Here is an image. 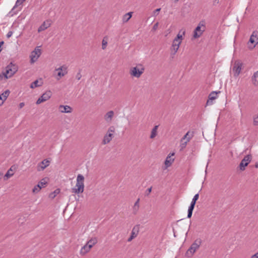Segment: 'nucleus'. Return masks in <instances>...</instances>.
<instances>
[{
    "label": "nucleus",
    "instance_id": "bb28decb",
    "mask_svg": "<svg viewBox=\"0 0 258 258\" xmlns=\"http://www.w3.org/2000/svg\"><path fill=\"white\" fill-rule=\"evenodd\" d=\"M195 206V205H194V204L190 203V206L188 207V213H187V218H191Z\"/></svg>",
    "mask_w": 258,
    "mask_h": 258
},
{
    "label": "nucleus",
    "instance_id": "a18cd8bd",
    "mask_svg": "<svg viewBox=\"0 0 258 258\" xmlns=\"http://www.w3.org/2000/svg\"><path fill=\"white\" fill-rule=\"evenodd\" d=\"M81 77H82V75H81L80 72H79L78 73H77V74L76 76V79L78 80H80L81 79Z\"/></svg>",
    "mask_w": 258,
    "mask_h": 258
},
{
    "label": "nucleus",
    "instance_id": "09e8293b",
    "mask_svg": "<svg viewBox=\"0 0 258 258\" xmlns=\"http://www.w3.org/2000/svg\"><path fill=\"white\" fill-rule=\"evenodd\" d=\"M12 34H13V32H12V31H9V32L7 33V37L8 38H10V37H11V36L12 35Z\"/></svg>",
    "mask_w": 258,
    "mask_h": 258
},
{
    "label": "nucleus",
    "instance_id": "f257e3e1",
    "mask_svg": "<svg viewBox=\"0 0 258 258\" xmlns=\"http://www.w3.org/2000/svg\"><path fill=\"white\" fill-rule=\"evenodd\" d=\"M18 66L11 62L6 68V71L3 72V74L5 77V81H6L8 79L12 77L14 74L18 71Z\"/></svg>",
    "mask_w": 258,
    "mask_h": 258
},
{
    "label": "nucleus",
    "instance_id": "f704fd0d",
    "mask_svg": "<svg viewBox=\"0 0 258 258\" xmlns=\"http://www.w3.org/2000/svg\"><path fill=\"white\" fill-rule=\"evenodd\" d=\"M59 192L60 189L57 188L55 189L53 192L50 194L49 197L51 199H54L56 196L59 193Z\"/></svg>",
    "mask_w": 258,
    "mask_h": 258
},
{
    "label": "nucleus",
    "instance_id": "b1692460",
    "mask_svg": "<svg viewBox=\"0 0 258 258\" xmlns=\"http://www.w3.org/2000/svg\"><path fill=\"white\" fill-rule=\"evenodd\" d=\"M181 42L182 41H179L178 42V43H177V44H176V42H174V41H173L171 49H172V50L174 51L173 53V55H174L177 52V50L179 49V45L181 43Z\"/></svg>",
    "mask_w": 258,
    "mask_h": 258
},
{
    "label": "nucleus",
    "instance_id": "c756f323",
    "mask_svg": "<svg viewBox=\"0 0 258 258\" xmlns=\"http://www.w3.org/2000/svg\"><path fill=\"white\" fill-rule=\"evenodd\" d=\"M42 84V82H41L40 84H39L38 80H36L31 84L30 88L32 89H34L36 87L41 86Z\"/></svg>",
    "mask_w": 258,
    "mask_h": 258
},
{
    "label": "nucleus",
    "instance_id": "49530a36",
    "mask_svg": "<svg viewBox=\"0 0 258 258\" xmlns=\"http://www.w3.org/2000/svg\"><path fill=\"white\" fill-rule=\"evenodd\" d=\"M161 10V8H158V9H156L154 11V15H157L158 14V13Z\"/></svg>",
    "mask_w": 258,
    "mask_h": 258
},
{
    "label": "nucleus",
    "instance_id": "2eb2a0df",
    "mask_svg": "<svg viewBox=\"0 0 258 258\" xmlns=\"http://www.w3.org/2000/svg\"><path fill=\"white\" fill-rule=\"evenodd\" d=\"M84 185L76 184L75 187L72 189V192L75 194L82 193L84 191Z\"/></svg>",
    "mask_w": 258,
    "mask_h": 258
},
{
    "label": "nucleus",
    "instance_id": "2f4dec72",
    "mask_svg": "<svg viewBox=\"0 0 258 258\" xmlns=\"http://www.w3.org/2000/svg\"><path fill=\"white\" fill-rule=\"evenodd\" d=\"M252 81L253 82V84L256 86L258 85V74L254 73L252 78Z\"/></svg>",
    "mask_w": 258,
    "mask_h": 258
},
{
    "label": "nucleus",
    "instance_id": "9d476101",
    "mask_svg": "<svg viewBox=\"0 0 258 258\" xmlns=\"http://www.w3.org/2000/svg\"><path fill=\"white\" fill-rule=\"evenodd\" d=\"M50 161L47 159H44L39 163L37 166V170L38 171L43 170L45 168L49 165Z\"/></svg>",
    "mask_w": 258,
    "mask_h": 258
},
{
    "label": "nucleus",
    "instance_id": "6e6d98bb",
    "mask_svg": "<svg viewBox=\"0 0 258 258\" xmlns=\"http://www.w3.org/2000/svg\"><path fill=\"white\" fill-rule=\"evenodd\" d=\"M5 80V77L3 74H0V80Z\"/></svg>",
    "mask_w": 258,
    "mask_h": 258
},
{
    "label": "nucleus",
    "instance_id": "9b49d317",
    "mask_svg": "<svg viewBox=\"0 0 258 258\" xmlns=\"http://www.w3.org/2000/svg\"><path fill=\"white\" fill-rule=\"evenodd\" d=\"M249 42L252 44H253L254 43H255V44L254 45L253 47L255 46L256 44L258 43V32L256 31H254L252 32V34L251 35Z\"/></svg>",
    "mask_w": 258,
    "mask_h": 258
},
{
    "label": "nucleus",
    "instance_id": "1a4fd4ad",
    "mask_svg": "<svg viewBox=\"0 0 258 258\" xmlns=\"http://www.w3.org/2000/svg\"><path fill=\"white\" fill-rule=\"evenodd\" d=\"M220 91H212L210 93L208 96V100L207 101V105H211L213 104V100L217 98V94H219Z\"/></svg>",
    "mask_w": 258,
    "mask_h": 258
},
{
    "label": "nucleus",
    "instance_id": "0eeeda50",
    "mask_svg": "<svg viewBox=\"0 0 258 258\" xmlns=\"http://www.w3.org/2000/svg\"><path fill=\"white\" fill-rule=\"evenodd\" d=\"M47 183L46 178H43L38 183L35 185L32 189V192L34 194L38 192L40 190L45 186Z\"/></svg>",
    "mask_w": 258,
    "mask_h": 258
},
{
    "label": "nucleus",
    "instance_id": "6e6552de",
    "mask_svg": "<svg viewBox=\"0 0 258 258\" xmlns=\"http://www.w3.org/2000/svg\"><path fill=\"white\" fill-rule=\"evenodd\" d=\"M51 95H52V94H51V91H46L45 93H43L41 96L40 97H39L38 98V99L37 100L36 103L37 104H39L44 101H47L50 98Z\"/></svg>",
    "mask_w": 258,
    "mask_h": 258
},
{
    "label": "nucleus",
    "instance_id": "473e14b6",
    "mask_svg": "<svg viewBox=\"0 0 258 258\" xmlns=\"http://www.w3.org/2000/svg\"><path fill=\"white\" fill-rule=\"evenodd\" d=\"M30 57H31V62L34 63L37 60V59L39 57H38V56L36 55V54L33 53V51H32V52L31 53Z\"/></svg>",
    "mask_w": 258,
    "mask_h": 258
},
{
    "label": "nucleus",
    "instance_id": "412c9836",
    "mask_svg": "<svg viewBox=\"0 0 258 258\" xmlns=\"http://www.w3.org/2000/svg\"><path fill=\"white\" fill-rule=\"evenodd\" d=\"M91 247L87 244H86L84 246H83L80 250V254L82 255H84L86 253L88 252L90 249Z\"/></svg>",
    "mask_w": 258,
    "mask_h": 258
},
{
    "label": "nucleus",
    "instance_id": "603ef678",
    "mask_svg": "<svg viewBox=\"0 0 258 258\" xmlns=\"http://www.w3.org/2000/svg\"><path fill=\"white\" fill-rule=\"evenodd\" d=\"M4 44V42L3 41L0 42V52L2 50V46Z\"/></svg>",
    "mask_w": 258,
    "mask_h": 258
},
{
    "label": "nucleus",
    "instance_id": "20e7f679",
    "mask_svg": "<svg viewBox=\"0 0 258 258\" xmlns=\"http://www.w3.org/2000/svg\"><path fill=\"white\" fill-rule=\"evenodd\" d=\"M205 31V24L203 21L199 23L198 26L196 28L194 31V37L197 38L200 37L203 33Z\"/></svg>",
    "mask_w": 258,
    "mask_h": 258
},
{
    "label": "nucleus",
    "instance_id": "37998d69",
    "mask_svg": "<svg viewBox=\"0 0 258 258\" xmlns=\"http://www.w3.org/2000/svg\"><path fill=\"white\" fill-rule=\"evenodd\" d=\"M152 187L148 188L146 191V196H148L152 191Z\"/></svg>",
    "mask_w": 258,
    "mask_h": 258
},
{
    "label": "nucleus",
    "instance_id": "c9c22d12",
    "mask_svg": "<svg viewBox=\"0 0 258 258\" xmlns=\"http://www.w3.org/2000/svg\"><path fill=\"white\" fill-rule=\"evenodd\" d=\"M33 53L36 54L37 56L38 57L41 55V49L39 48V47H36L35 48V50H33Z\"/></svg>",
    "mask_w": 258,
    "mask_h": 258
},
{
    "label": "nucleus",
    "instance_id": "c85d7f7f",
    "mask_svg": "<svg viewBox=\"0 0 258 258\" xmlns=\"http://www.w3.org/2000/svg\"><path fill=\"white\" fill-rule=\"evenodd\" d=\"M158 127V125H155L152 130L151 134L150 137L151 139H154L157 136Z\"/></svg>",
    "mask_w": 258,
    "mask_h": 258
},
{
    "label": "nucleus",
    "instance_id": "bf43d9fd",
    "mask_svg": "<svg viewBox=\"0 0 258 258\" xmlns=\"http://www.w3.org/2000/svg\"><path fill=\"white\" fill-rule=\"evenodd\" d=\"M255 73L258 74V71H257V72H255Z\"/></svg>",
    "mask_w": 258,
    "mask_h": 258
},
{
    "label": "nucleus",
    "instance_id": "393cba45",
    "mask_svg": "<svg viewBox=\"0 0 258 258\" xmlns=\"http://www.w3.org/2000/svg\"><path fill=\"white\" fill-rule=\"evenodd\" d=\"M97 242V239L96 237H93L91 238L87 242V244L92 248L93 245L96 244Z\"/></svg>",
    "mask_w": 258,
    "mask_h": 258
},
{
    "label": "nucleus",
    "instance_id": "a19ab883",
    "mask_svg": "<svg viewBox=\"0 0 258 258\" xmlns=\"http://www.w3.org/2000/svg\"><path fill=\"white\" fill-rule=\"evenodd\" d=\"M24 2V1H22V0H17L16 3L15 7H14V8H15V7H18V6L21 5Z\"/></svg>",
    "mask_w": 258,
    "mask_h": 258
},
{
    "label": "nucleus",
    "instance_id": "4d7b16f0",
    "mask_svg": "<svg viewBox=\"0 0 258 258\" xmlns=\"http://www.w3.org/2000/svg\"><path fill=\"white\" fill-rule=\"evenodd\" d=\"M254 167L256 168H258V162H256L255 165H254Z\"/></svg>",
    "mask_w": 258,
    "mask_h": 258
},
{
    "label": "nucleus",
    "instance_id": "8fccbe9b",
    "mask_svg": "<svg viewBox=\"0 0 258 258\" xmlns=\"http://www.w3.org/2000/svg\"><path fill=\"white\" fill-rule=\"evenodd\" d=\"M135 238V237L134 236H133V235H131L130 236V237L128 238V239H127V241H128V242H130V241H132L134 238Z\"/></svg>",
    "mask_w": 258,
    "mask_h": 258
},
{
    "label": "nucleus",
    "instance_id": "cd10ccee",
    "mask_svg": "<svg viewBox=\"0 0 258 258\" xmlns=\"http://www.w3.org/2000/svg\"><path fill=\"white\" fill-rule=\"evenodd\" d=\"M195 206V205H194V204L190 203V206L188 207V213H187V218H191Z\"/></svg>",
    "mask_w": 258,
    "mask_h": 258
},
{
    "label": "nucleus",
    "instance_id": "e433bc0d",
    "mask_svg": "<svg viewBox=\"0 0 258 258\" xmlns=\"http://www.w3.org/2000/svg\"><path fill=\"white\" fill-rule=\"evenodd\" d=\"M199 198V194H197L195 195L192 200V201L191 202V204H192L194 205H196L197 201L198 200Z\"/></svg>",
    "mask_w": 258,
    "mask_h": 258
},
{
    "label": "nucleus",
    "instance_id": "ea45409f",
    "mask_svg": "<svg viewBox=\"0 0 258 258\" xmlns=\"http://www.w3.org/2000/svg\"><path fill=\"white\" fill-rule=\"evenodd\" d=\"M107 44V42L105 41L104 39H103L102 40V47L103 49H105L106 47Z\"/></svg>",
    "mask_w": 258,
    "mask_h": 258
},
{
    "label": "nucleus",
    "instance_id": "864d4df0",
    "mask_svg": "<svg viewBox=\"0 0 258 258\" xmlns=\"http://www.w3.org/2000/svg\"><path fill=\"white\" fill-rule=\"evenodd\" d=\"M4 100L2 99V95H0V106H1L3 103Z\"/></svg>",
    "mask_w": 258,
    "mask_h": 258
},
{
    "label": "nucleus",
    "instance_id": "4be33fe9",
    "mask_svg": "<svg viewBox=\"0 0 258 258\" xmlns=\"http://www.w3.org/2000/svg\"><path fill=\"white\" fill-rule=\"evenodd\" d=\"M84 177L82 174H78L77 177V185H84Z\"/></svg>",
    "mask_w": 258,
    "mask_h": 258
},
{
    "label": "nucleus",
    "instance_id": "ddd939ff",
    "mask_svg": "<svg viewBox=\"0 0 258 258\" xmlns=\"http://www.w3.org/2000/svg\"><path fill=\"white\" fill-rule=\"evenodd\" d=\"M55 71L58 72L57 76L59 77V78H57V80H59V78L67 74V68L64 66H61L58 69H56Z\"/></svg>",
    "mask_w": 258,
    "mask_h": 258
},
{
    "label": "nucleus",
    "instance_id": "3c124183",
    "mask_svg": "<svg viewBox=\"0 0 258 258\" xmlns=\"http://www.w3.org/2000/svg\"><path fill=\"white\" fill-rule=\"evenodd\" d=\"M24 105H25V103L24 102L20 103L19 105V108H23L24 106Z\"/></svg>",
    "mask_w": 258,
    "mask_h": 258
},
{
    "label": "nucleus",
    "instance_id": "6ab92c4d",
    "mask_svg": "<svg viewBox=\"0 0 258 258\" xmlns=\"http://www.w3.org/2000/svg\"><path fill=\"white\" fill-rule=\"evenodd\" d=\"M51 24L49 21H47L46 22H44L39 27L38 32H40L43 31L50 27Z\"/></svg>",
    "mask_w": 258,
    "mask_h": 258
},
{
    "label": "nucleus",
    "instance_id": "5701e85b",
    "mask_svg": "<svg viewBox=\"0 0 258 258\" xmlns=\"http://www.w3.org/2000/svg\"><path fill=\"white\" fill-rule=\"evenodd\" d=\"M133 12H128L123 16L122 22L123 23H126L131 18L133 14Z\"/></svg>",
    "mask_w": 258,
    "mask_h": 258
},
{
    "label": "nucleus",
    "instance_id": "79ce46f5",
    "mask_svg": "<svg viewBox=\"0 0 258 258\" xmlns=\"http://www.w3.org/2000/svg\"><path fill=\"white\" fill-rule=\"evenodd\" d=\"M253 124H254V125H258V116L254 117V118H253Z\"/></svg>",
    "mask_w": 258,
    "mask_h": 258
},
{
    "label": "nucleus",
    "instance_id": "a211bd4d",
    "mask_svg": "<svg viewBox=\"0 0 258 258\" xmlns=\"http://www.w3.org/2000/svg\"><path fill=\"white\" fill-rule=\"evenodd\" d=\"M174 155V153H173L172 154H170L168 155L165 161V165L166 168L170 166L174 161V159H172L171 158V156H173Z\"/></svg>",
    "mask_w": 258,
    "mask_h": 258
},
{
    "label": "nucleus",
    "instance_id": "7c9ffc66",
    "mask_svg": "<svg viewBox=\"0 0 258 258\" xmlns=\"http://www.w3.org/2000/svg\"><path fill=\"white\" fill-rule=\"evenodd\" d=\"M13 167L14 166L11 167V168L7 171V173L5 174V176L7 178H10L14 175L13 172Z\"/></svg>",
    "mask_w": 258,
    "mask_h": 258
},
{
    "label": "nucleus",
    "instance_id": "4c0bfd02",
    "mask_svg": "<svg viewBox=\"0 0 258 258\" xmlns=\"http://www.w3.org/2000/svg\"><path fill=\"white\" fill-rule=\"evenodd\" d=\"M189 140H190V138H188L186 141H185L184 142L183 141L182 142H181V144L180 145L181 149H183L186 147L187 142H188L189 141Z\"/></svg>",
    "mask_w": 258,
    "mask_h": 258
},
{
    "label": "nucleus",
    "instance_id": "de8ad7c7",
    "mask_svg": "<svg viewBox=\"0 0 258 258\" xmlns=\"http://www.w3.org/2000/svg\"><path fill=\"white\" fill-rule=\"evenodd\" d=\"M250 258H258V251L251 256Z\"/></svg>",
    "mask_w": 258,
    "mask_h": 258
},
{
    "label": "nucleus",
    "instance_id": "f3484780",
    "mask_svg": "<svg viewBox=\"0 0 258 258\" xmlns=\"http://www.w3.org/2000/svg\"><path fill=\"white\" fill-rule=\"evenodd\" d=\"M113 137V135L112 133H107L104 137L102 142V144L106 145L109 143L111 141Z\"/></svg>",
    "mask_w": 258,
    "mask_h": 258
},
{
    "label": "nucleus",
    "instance_id": "4468645a",
    "mask_svg": "<svg viewBox=\"0 0 258 258\" xmlns=\"http://www.w3.org/2000/svg\"><path fill=\"white\" fill-rule=\"evenodd\" d=\"M185 30L182 29L179 31L176 37L173 40L174 42H178L181 41L183 39V36L185 35Z\"/></svg>",
    "mask_w": 258,
    "mask_h": 258
},
{
    "label": "nucleus",
    "instance_id": "72a5a7b5",
    "mask_svg": "<svg viewBox=\"0 0 258 258\" xmlns=\"http://www.w3.org/2000/svg\"><path fill=\"white\" fill-rule=\"evenodd\" d=\"M10 93V91L9 90H7L4 92H3L0 95H2V99L5 101L7 99V97L9 96Z\"/></svg>",
    "mask_w": 258,
    "mask_h": 258
},
{
    "label": "nucleus",
    "instance_id": "13d9d810",
    "mask_svg": "<svg viewBox=\"0 0 258 258\" xmlns=\"http://www.w3.org/2000/svg\"><path fill=\"white\" fill-rule=\"evenodd\" d=\"M175 2H177L178 0H174Z\"/></svg>",
    "mask_w": 258,
    "mask_h": 258
},
{
    "label": "nucleus",
    "instance_id": "c03bdc74",
    "mask_svg": "<svg viewBox=\"0 0 258 258\" xmlns=\"http://www.w3.org/2000/svg\"><path fill=\"white\" fill-rule=\"evenodd\" d=\"M188 134H189V132H187L184 136L181 139V142H182L183 141H184L186 138L187 139L188 138H187V136L188 135Z\"/></svg>",
    "mask_w": 258,
    "mask_h": 258
},
{
    "label": "nucleus",
    "instance_id": "aec40b11",
    "mask_svg": "<svg viewBox=\"0 0 258 258\" xmlns=\"http://www.w3.org/2000/svg\"><path fill=\"white\" fill-rule=\"evenodd\" d=\"M139 225H136V226H135L132 229L131 235L134 236L135 237H136L139 232Z\"/></svg>",
    "mask_w": 258,
    "mask_h": 258
},
{
    "label": "nucleus",
    "instance_id": "dca6fc26",
    "mask_svg": "<svg viewBox=\"0 0 258 258\" xmlns=\"http://www.w3.org/2000/svg\"><path fill=\"white\" fill-rule=\"evenodd\" d=\"M114 111L112 110L107 112L104 115V116L105 120L107 122H111L112 120V118L114 116Z\"/></svg>",
    "mask_w": 258,
    "mask_h": 258
},
{
    "label": "nucleus",
    "instance_id": "7ed1b4c3",
    "mask_svg": "<svg viewBox=\"0 0 258 258\" xmlns=\"http://www.w3.org/2000/svg\"><path fill=\"white\" fill-rule=\"evenodd\" d=\"M202 242V241L201 239L197 238L196 239L186 251L185 253L186 256L188 257H191L196 250L199 248Z\"/></svg>",
    "mask_w": 258,
    "mask_h": 258
},
{
    "label": "nucleus",
    "instance_id": "052dcab7",
    "mask_svg": "<svg viewBox=\"0 0 258 258\" xmlns=\"http://www.w3.org/2000/svg\"><path fill=\"white\" fill-rule=\"evenodd\" d=\"M22 1H25V0H22Z\"/></svg>",
    "mask_w": 258,
    "mask_h": 258
},
{
    "label": "nucleus",
    "instance_id": "5fc2aeb1",
    "mask_svg": "<svg viewBox=\"0 0 258 258\" xmlns=\"http://www.w3.org/2000/svg\"><path fill=\"white\" fill-rule=\"evenodd\" d=\"M158 23H156V24H155L153 26V29L155 30L158 27Z\"/></svg>",
    "mask_w": 258,
    "mask_h": 258
},
{
    "label": "nucleus",
    "instance_id": "58836bf2",
    "mask_svg": "<svg viewBox=\"0 0 258 258\" xmlns=\"http://www.w3.org/2000/svg\"><path fill=\"white\" fill-rule=\"evenodd\" d=\"M114 132H115L114 127L113 126H111L108 128L107 133H108V134L112 133H114Z\"/></svg>",
    "mask_w": 258,
    "mask_h": 258
},
{
    "label": "nucleus",
    "instance_id": "a878e982",
    "mask_svg": "<svg viewBox=\"0 0 258 258\" xmlns=\"http://www.w3.org/2000/svg\"><path fill=\"white\" fill-rule=\"evenodd\" d=\"M139 202H140V199H138L135 203L134 204V207H133V213L134 214H137L139 209Z\"/></svg>",
    "mask_w": 258,
    "mask_h": 258
},
{
    "label": "nucleus",
    "instance_id": "423d86ee",
    "mask_svg": "<svg viewBox=\"0 0 258 258\" xmlns=\"http://www.w3.org/2000/svg\"><path fill=\"white\" fill-rule=\"evenodd\" d=\"M242 65V63L239 60H236L234 62L232 68V72L234 73V77H237L238 76L241 72Z\"/></svg>",
    "mask_w": 258,
    "mask_h": 258
},
{
    "label": "nucleus",
    "instance_id": "39448f33",
    "mask_svg": "<svg viewBox=\"0 0 258 258\" xmlns=\"http://www.w3.org/2000/svg\"><path fill=\"white\" fill-rule=\"evenodd\" d=\"M252 159V156L250 154L245 156L241 161L239 167L241 171H244L245 167L248 165Z\"/></svg>",
    "mask_w": 258,
    "mask_h": 258
},
{
    "label": "nucleus",
    "instance_id": "f03ea898",
    "mask_svg": "<svg viewBox=\"0 0 258 258\" xmlns=\"http://www.w3.org/2000/svg\"><path fill=\"white\" fill-rule=\"evenodd\" d=\"M145 71V68L143 64L138 63L135 67H132L130 70L131 76L137 78H140Z\"/></svg>",
    "mask_w": 258,
    "mask_h": 258
},
{
    "label": "nucleus",
    "instance_id": "f8f14e48",
    "mask_svg": "<svg viewBox=\"0 0 258 258\" xmlns=\"http://www.w3.org/2000/svg\"><path fill=\"white\" fill-rule=\"evenodd\" d=\"M58 110L61 113H71L73 108L69 105H60L58 107Z\"/></svg>",
    "mask_w": 258,
    "mask_h": 258
}]
</instances>
